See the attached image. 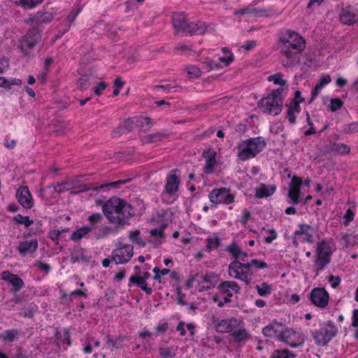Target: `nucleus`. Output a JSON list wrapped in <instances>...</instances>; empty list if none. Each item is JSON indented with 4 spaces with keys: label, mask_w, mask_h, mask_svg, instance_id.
Segmentation results:
<instances>
[{
    "label": "nucleus",
    "mask_w": 358,
    "mask_h": 358,
    "mask_svg": "<svg viewBox=\"0 0 358 358\" xmlns=\"http://www.w3.org/2000/svg\"><path fill=\"white\" fill-rule=\"evenodd\" d=\"M280 49L285 59L282 64L291 67L298 62L299 55L306 48V41L297 32L286 29L280 33L279 38Z\"/></svg>",
    "instance_id": "1"
},
{
    "label": "nucleus",
    "mask_w": 358,
    "mask_h": 358,
    "mask_svg": "<svg viewBox=\"0 0 358 358\" xmlns=\"http://www.w3.org/2000/svg\"><path fill=\"white\" fill-rule=\"evenodd\" d=\"M132 208L122 199L112 197L103 206V212L113 224H122L132 215Z\"/></svg>",
    "instance_id": "2"
},
{
    "label": "nucleus",
    "mask_w": 358,
    "mask_h": 358,
    "mask_svg": "<svg viewBox=\"0 0 358 358\" xmlns=\"http://www.w3.org/2000/svg\"><path fill=\"white\" fill-rule=\"evenodd\" d=\"M336 250V245L331 238L323 239L316 245L315 268L322 271L331 260V255Z\"/></svg>",
    "instance_id": "3"
},
{
    "label": "nucleus",
    "mask_w": 358,
    "mask_h": 358,
    "mask_svg": "<svg viewBox=\"0 0 358 358\" xmlns=\"http://www.w3.org/2000/svg\"><path fill=\"white\" fill-rule=\"evenodd\" d=\"M172 19L175 28L187 34H203L210 32L213 29L212 27H210L208 29L206 23L203 22L188 23L185 20L183 13H174Z\"/></svg>",
    "instance_id": "4"
},
{
    "label": "nucleus",
    "mask_w": 358,
    "mask_h": 358,
    "mask_svg": "<svg viewBox=\"0 0 358 358\" xmlns=\"http://www.w3.org/2000/svg\"><path fill=\"white\" fill-rule=\"evenodd\" d=\"M265 146L261 138H253L240 142L237 145V157L241 161H245L255 157Z\"/></svg>",
    "instance_id": "5"
},
{
    "label": "nucleus",
    "mask_w": 358,
    "mask_h": 358,
    "mask_svg": "<svg viewBox=\"0 0 358 358\" xmlns=\"http://www.w3.org/2000/svg\"><path fill=\"white\" fill-rule=\"evenodd\" d=\"M282 90H273L269 95L262 98L258 102V107L264 113L277 115L282 110V101L281 99Z\"/></svg>",
    "instance_id": "6"
},
{
    "label": "nucleus",
    "mask_w": 358,
    "mask_h": 358,
    "mask_svg": "<svg viewBox=\"0 0 358 358\" xmlns=\"http://www.w3.org/2000/svg\"><path fill=\"white\" fill-rule=\"evenodd\" d=\"M338 332L336 327L331 322H327L320 325L319 329L312 333L315 343L318 346L327 345Z\"/></svg>",
    "instance_id": "7"
},
{
    "label": "nucleus",
    "mask_w": 358,
    "mask_h": 358,
    "mask_svg": "<svg viewBox=\"0 0 358 358\" xmlns=\"http://www.w3.org/2000/svg\"><path fill=\"white\" fill-rule=\"evenodd\" d=\"M180 184V171L178 169L171 170L167 175L164 191V199L169 197V200H175Z\"/></svg>",
    "instance_id": "8"
},
{
    "label": "nucleus",
    "mask_w": 358,
    "mask_h": 358,
    "mask_svg": "<svg viewBox=\"0 0 358 358\" xmlns=\"http://www.w3.org/2000/svg\"><path fill=\"white\" fill-rule=\"evenodd\" d=\"M228 273L231 278L241 280L246 285H250L251 282L252 272L247 264L234 260L229 264Z\"/></svg>",
    "instance_id": "9"
},
{
    "label": "nucleus",
    "mask_w": 358,
    "mask_h": 358,
    "mask_svg": "<svg viewBox=\"0 0 358 358\" xmlns=\"http://www.w3.org/2000/svg\"><path fill=\"white\" fill-rule=\"evenodd\" d=\"M222 56L219 57L218 62L206 59L203 64V69L207 72L212 70H217L228 66L234 60V54L224 47L222 48Z\"/></svg>",
    "instance_id": "10"
},
{
    "label": "nucleus",
    "mask_w": 358,
    "mask_h": 358,
    "mask_svg": "<svg viewBox=\"0 0 358 358\" xmlns=\"http://www.w3.org/2000/svg\"><path fill=\"white\" fill-rule=\"evenodd\" d=\"M315 229L307 224L299 225V229L294 232L293 244L298 246L300 243H313Z\"/></svg>",
    "instance_id": "11"
},
{
    "label": "nucleus",
    "mask_w": 358,
    "mask_h": 358,
    "mask_svg": "<svg viewBox=\"0 0 358 358\" xmlns=\"http://www.w3.org/2000/svg\"><path fill=\"white\" fill-rule=\"evenodd\" d=\"M280 341L291 348H296L304 343L305 336L300 329L288 328L281 333Z\"/></svg>",
    "instance_id": "12"
},
{
    "label": "nucleus",
    "mask_w": 358,
    "mask_h": 358,
    "mask_svg": "<svg viewBox=\"0 0 358 358\" xmlns=\"http://www.w3.org/2000/svg\"><path fill=\"white\" fill-rule=\"evenodd\" d=\"M41 39V34L36 30H31L20 40L19 48L24 55H27Z\"/></svg>",
    "instance_id": "13"
},
{
    "label": "nucleus",
    "mask_w": 358,
    "mask_h": 358,
    "mask_svg": "<svg viewBox=\"0 0 358 358\" xmlns=\"http://www.w3.org/2000/svg\"><path fill=\"white\" fill-rule=\"evenodd\" d=\"M210 202L214 204H230L234 201L235 196L229 189L226 187L213 189L208 194Z\"/></svg>",
    "instance_id": "14"
},
{
    "label": "nucleus",
    "mask_w": 358,
    "mask_h": 358,
    "mask_svg": "<svg viewBox=\"0 0 358 358\" xmlns=\"http://www.w3.org/2000/svg\"><path fill=\"white\" fill-rule=\"evenodd\" d=\"M131 245L120 243L112 254V259L117 264H124L129 261L134 255Z\"/></svg>",
    "instance_id": "15"
},
{
    "label": "nucleus",
    "mask_w": 358,
    "mask_h": 358,
    "mask_svg": "<svg viewBox=\"0 0 358 358\" xmlns=\"http://www.w3.org/2000/svg\"><path fill=\"white\" fill-rule=\"evenodd\" d=\"M213 324L217 332L227 333L240 327L243 324V321L233 317L222 320L216 318L213 320Z\"/></svg>",
    "instance_id": "16"
},
{
    "label": "nucleus",
    "mask_w": 358,
    "mask_h": 358,
    "mask_svg": "<svg viewBox=\"0 0 358 358\" xmlns=\"http://www.w3.org/2000/svg\"><path fill=\"white\" fill-rule=\"evenodd\" d=\"M309 299L315 306L324 308L329 304V294L324 288L315 287L310 292Z\"/></svg>",
    "instance_id": "17"
},
{
    "label": "nucleus",
    "mask_w": 358,
    "mask_h": 358,
    "mask_svg": "<svg viewBox=\"0 0 358 358\" xmlns=\"http://www.w3.org/2000/svg\"><path fill=\"white\" fill-rule=\"evenodd\" d=\"M38 240L31 236H25L24 238L19 241L17 250L22 256L31 255L34 253L38 248Z\"/></svg>",
    "instance_id": "18"
},
{
    "label": "nucleus",
    "mask_w": 358,
    "mask_h": 358,
    "mask_svg": "<svg viewBox=\"0 0 358 358\" xmlns=\"http://www.w3.org/2000/svg\"><path fill=\"white\" fill-rule=\"evenodd\" d=\"M339 20L341 23L346 25H352L358 22L357 10L350 5L342 8Z\"/></svg>",
    "instance_id": "19"
},
{
    "label": "nucleus",
    "mask_w": 358,
    "mask_h": 358,
    "mask_svg": "<svg viewBox=\"0 0 358 358\" xmlns=\"http://www.w3.org/2000/svg\"><path fill=\"white\" fill-rule=\"evenodd\" d=\"M217 289L221 294L227 295V296L224 297V301L226 303L230 302L231 297L240 291V287L238 283L231 280L222 282L218 285Z\"/></svg>",
    "instance_id": "20"
},
{
    "label": "nucleus",
    "mask_w": 358,
    "mask_h": 358,
    "mask_svg": "<svg viewBox=\"0 0 358 358\" xmlns=\"http://www.w3.org/2000/svg\"><path fill=\"white\" fill-rule=\"evenodd\" d=\"M16 198L19 203L27 209L34 206V199L27 186H20L16 192Z\"/></svg>",
    "instance_id": "21"
},
{
    "label": "nucleus",
    "mask_w": 358,
    "mask_h": 358,
    "mask_svg": "<svg viewBox=\"0 0 358 358\" xmlns=\"http://www.w3.org/2000/svg\"><path fill=\"white\" fill-rule=\"evenodd\" d=\"M203 156L205 159V165L203 168V172L206 174L214 173L217 166L216 152L213 150L209 149L203 152Z\"/></svg>",
    "instance_id": "22"
},
{
    "label": "nucleus",
    "mask_w": 358,
    "mask_h": 358,
    "mask_svg": "<svg viewBox=\"0 0 358 358\" xmlns=\"http://www.w3.org/2000/svg\"><path fill=\"white\" fill-rule=\"evenodd\" d=\"M302 184V180L300 177L294 176L291 180L289 187L288 196L290 199L289 203L296 204L299 202L300 187Z\"/></svg>",
    "instance_id": "23"
},
{
    "label": "nucleus",
    "mask_w": 358,
    "mask_h": 358,
    "mask_svg": "<svg viewBox=\"0 0 358 358\" xmlns=\"http://www.w3.org/2000/svg\"><path fill=\"white\" fill-rule=\"evenodd\" d=\"M54 19V14L52 12L38 11L30 17L29 22L34 26H40L43 24L50 23Z\"/></svg>",
    "instance_id": "24"
},
{
    "label": "nucleus",
    "mask_w": 358,
    "mask_h": 358,
    "mask_svg": "<svg viewBox=\"0 0 358 358\" xmlns=\"http://www.w3.org/2000/svg\"><path fill=\"white\" fill-rule=\"evenodd\" d=\"M231 336L233 340L238 343H244L251 338L249 331L243 327V323L233 329Z\"/></svg>",
    "instance_id": "25"
},
{
    "label": "nucleus",
    "mask_w": 358,
    "mask_h": 358,
    "mask_svg": "<svg viewBox=\"0 0 358 358\" xmlns=\"http://www.w3.org/2000/svg\"><path fill=\"white\" fill-rule=\"evenodd\" d=\"M331 81L329 75H322L320 76L318 83L315 85L311 91L310 101H314L317 96L321 93L322 90Z\"/></svg>",
    "instance_id": "26"
},
{
    "label": "nucleus",
    "mask_w": 358,
    "mask_h": 358,
    "mask_svg": "<svg viewBox=\"0 0 358 358\" xmlns=\"http://www.w3.org/2000/svg\"><path fill=\"white\" fill-rule=\"evenodd\" d=\"M276 190L275 185L268 184H260L256 189V196L257 198H264L271 196Z\"/></svg>",
    "instance_id": "27"
},
{
    "label": "nucleus",
    "mask_w": 358,
    "mask_h": 358,
    "mask_svg": "<svg viewBox=\"0 0 358 358\" xmlns=\"http://www.w3.org/2000/svg\"><path fill=\"white\" fill-rule=\"evenodd\" d=\"M176 331L179 332L180 336H185L187 331L189 336H192L195 333V325L193 323H185L184 321H180L176 327Z\"/></svg>",
    "instance_id": "28"
},
{
    "label": "nucleus",
    "mask_w": 358,
    "mask_h": 358,
    "mask_svg": "<svg viewBox=\"0 0 358 358\" xmlns=\"http://www.w3.org/2000/svg\"><path fill=\"white\" fill-rule=\"evenodd\" d=\"M132 284L139 287L148 294H150L152 292V288L148 286L146 282L141 276H131L129 278V287H131Z\"/></svg>",
    "instance_id": "29"
},
{
    "label": "nucleus",
    "mask_w": 358,
    "mask_h": 358,
    "mask_svg": "<svg viewBox=\"0 0 358 358\" xmlns=\"http://www.w3.org/2000/svg\"><path fill=\"white\" fill-rule=\"evenodd\" d=\"M83 345V352L86 354H90L92 352L94 348H97L100 345V341L92 336H87L84 341Z\"/></svg>",
    "instance_id": "30"
},
{
    "label": "nucleus",
    "mask_w": 358,
    "mask_h": 358,
    "mask_svg": "<svg viewBox=\"0 0 358 358\" xmlns=\"http://www.w3.org/2000/svg\"><path fill=\"white\" fill-rule=\"evenodd\" d=\"M14 4L20 6L23 9H33L44 0H10Z\"/></svg>",
    "instance_id": "31"
},
{
    "label": "nucleus",
    "mask_w": 358,
    "mask_h": 358,
    "mask_svg": "<svg viewBox=\"0 0 358 358\" xmlns=\"http://www.w3.org/2000/svg\"><path fill=\"white\" fill-rule=\"evenodd\" d=\"M227 250L234 258L240 259L242 261H244L248 257V254L243 251L242 249L236 243H232L229 245Z\"/></svg>",
    "instance_id": "32"
},
{
    "label": "nucleus",
    "mask_w": 358,
    "mask_h": 358,
    "mask_svg": "<svg viewBox=\"0 0 358 358\" xmlns=\"http://www.w3.org/2000/svg\"><path fill=\"white\" fill-rule=\"evenodd\" d=\"M22 80L19 78H6L0 77V87L7 90H11L12 85L21 86Z\"/></svg>",
    "instance_id": "33"
},
{
    "label": "nucleus",
    "mask_w": 358,
    "mask_h": 358,
    "mask_svg": "<svg viewBox=\"0 0 358 358\" xmlns=\"http://www.w3.org/2000/svg\"><path fill=\"white\" fill-rule=\"evenodd\" d=\"M206 242H207V244H206V250L208 252H210L213 250L216 249L220 245V240L219 236L217 234H213L209 235L207 237Z\"/></svg>",
    "instance_id": "34"
},
{
    "label": "nucleus",
    "mask_w": 358,
    "mask_h": 358,
    "mask_svg": "<svg viewBox=\"0 0 358 358\" xmlns=\"http://www.w3.org/2000/svg\"><path fill=\"white\" fill-rule=\"evenodd\" d=\"M92 231V227L84 226L75 231L71 236V239L73 241H80L85 237Z\"/></svg>",
    "instance_id": "35"
},
{
    "label": "nucleus",
    "mask_w": 358,
    "mask_h": 358,
    "mask_svg": "<svg viewBox=\"0 0 358 358\" xmlns=\"http://www.w3.org/2000/svg\"><path fill=\"white\" fill-rule=\"evenodd\" d=\"M255 289L260 296H266L272 292L271 285L265 282L260 285H257Z\"/></svg>",
    "instance_id": "36"
},
{
    "label": "nucleus",
    "mask_w": 358,
    "mask_h": 358,
    "mask_svg": "<svg viewBox=\"0 0 358 358\" xmlns=\"http://www.w3.org/2000/svg\"><path fill=\"white\" fill-rule=\"evenodd\" d=\"M260 11L255 8L252 6H248L244 8L239 9L236 10L234 14L236 15L241 16V15H259Z\"/></svg>",
    "instance_id": "37"
},
{
    "label": "nucleus",
    "mask_w": 358,
    "mask_h": 358,
    "mask_svg": "<svg viewBox=\"0 0 358 358\" xmlns=\"http://www.w3.org/2000/svg\"><path fill=\"white\" fill-rule=\"evenodd\" d=\"M296 355L288 350H276L271 355V358H295Z\"/></svg>",
    "instance_id": "38"
},
{
    "label": "nucleus",
    "mask_w": 358,
    "mask_h": 358,
    "mask_svg": "<svg viewBox=\"0 0 358 358\" xmlns=\"http://www.w3.org/2000/svg\"><path fill=\"white\" fill-rule=\"evenodd\" d=\"M18 334L17 330H8L1 335V338L6 342H13L18 338Z\"/></svg>",
    "instance_id": "39"
},
{
    "label": "nucleus",
    "mask_w": 358,
    "mask_h": 358,
    "mask_svg": "<svg viewBox=\"0 0 358 358\" xmlns=\"http://www.w3.org/2000/svg\"><path fill=\"white\" fill-rule=\"evenodd\" d=\"M331 150L338 154L346 155L350 152V148L344 143H336L333 145Z\"/></svg>",
    "instance_id": "40"
},
{
    "label": "nucleus",
    "mask_w": 358,
    "mask_h": 358,
    "mask_svg": "<svg viewBox=\"0 0 358 358\" xmlns=\"http://www.w3.org/2000/svg\"><path fill=\"white\" fill-rule=\"evenodd\" d=\"M13 220L20 224H24L25 227H28L31 226L34 221L29 218L28 216H23L20 214H17L13 217Z\"/></svg>",
    "instance_id": "41"
},
{
    "label": "nucleus",
    "mask_w": 358,
    "mask_h": 358,
    "mask_svg": "<svg viewBox=\"0 0 358 358\" xmlns=\"http://www.w3.org/2000/svg\"><path fill=\"white\" fill-rule=\"evenodd\" d=\"M152 272L155 273L154 279L159 282H162V276L170 273L171 271L168 268L159 269L158 267H155Z\"/></svg>",
    "instance_id": "42"
},
{
    "label": "nucleus",
    "mask_w": 358,
    "mask_h": 358,
    "mask_svg": "<svg viewBox=\"0 0 358 358\" xmlns=\"http://www.w3.org/2000/svg\"><path fill=\"white\" fill-rule=\"evenodd\" d=\"M268 80L273 82L275 85L280 86H285L287 83V81L283 78V75L281 73H275L274 75L269 76L268 77Z\"/></svg>",
    "instance_id": "43"
},
{
    "label": "nucleus",
    "mask_w": 358,
    "mask_h": 358,
    "mask_svg": "<svg viewBox=\"0 0 358 358\" xmlns=\"http://www.w3.org/2000/svg\"><path fill=\"white\" fill-rule=\"evenodd\" d=\"M129 238L133 242L140 246H144L145 242L140 237V231L138 230L131 231L129 232Z\"/></svg>",
    "instance_id": "44"
},
{
    "label": "nucleus",
    "mask_w": 358,
    "mask_h": 358,
    "mask_svg": "<svg viewBox=\"0 0 358 358\" xmlns=\"http://www.w3.org/2000/svg\"><path fill=\"white\" fill-rule=\"evenodd\" d=\"M343 106V102L338 98L331 99L329 106V109L332 112H335Z\"/></svg>",
    "instance_id": "45"
},
{
    "label": "nucleus",
    "mask_w": 358,
    "mask_h": 358,
    "mask_svg": "<svg viewBox=\"0 0 358 358\" xmlns=\"http://www.w3.org/2000/svg\"><path fill=\"white\" fill-rule=\"evenodd\" d=\"M102 220V216L100 213H94L88 217V221L90 222L91 226L90 227H92V230L95 227V226L100 223Z\"/></svg>",
    "instance_id": "46"
},
{
    "label": "nucleus",
    "mask_w": 358,
    "mask_h": 358,
    "mask_svg": "<svg viewBox=\"0 0 358 358\" xmlns=\"http://www.w3.org/2000/svg\"><path fill=\"white\" fill-rule=\"evenodd\" d=\"M186 70L191 78H198L201 74V71L196 66H188Z\"/></svg>",
    "instance_id": "47"
},
{
    "label": "nucleus",
    "mask_w": 358,
    "mask_h": 358,
    "mask_svg": "<svg viewBox=\"0 0 358 358\" xmlns=\"http://www.w3.org/2000/svg\"><path fill=\"white\" fill-rule=\"evenodd\" d=\"M266 232L268 234V236L264 238V242L266 243H271L278 237V234L273 229H267Z\"/></svg>",
    "instance_id": "48"
},
{
    "label": "nucleus",
    "mask_w": 358,
    "mask_h": 358,
    "mask_svg": "<svg viewBox=\"0 0 358 358\" xmlns=\"http://www.w3.org/2000/svg\"><path fill=\"white\" fill-rule=\"evenodd\" d=\"M159 352L162 358H173L175 356V352L169 348H160Z\"/></svg>",
    "instance_id": "49"
},
{
    "label": "nucleus",
    "mask_w": 358,
    "mask_h": 358,
    "mask_svg": "<svg viewBox=\"0 0 358 358\" xmlns=\"http://www.w3.org/2000/svg\"><path fill=\"white\" fill-rule=\"evenodd\" d=\"M61 337H58V339L60 340L61 342L65 343L68 346L71 345V342L70 339V335L69 331L66 329H64L62 331L58 334Z\"/></svg>",
    "instance_id": "50"
},
{
    "label": "nucleus",
    "mask_w": 358,
    "mask_h": 358,
    "mask_svg": "<svg viewBox=\"0 0 358 358\" xmlns=\"http://www.w3.org/2000/svg\"><path fill=\"white\" fill-rule=\"evenodd\" d=\"M247 264L249 265V269L250 270V268L252 266H255L259 269H263L267 267V264L262 261H259L257 259H252L250 263H248Z\"/></svg>",
    "instance_id": "51"
},
{
    "label": "nucleus",
    "mask_w": 358,
    "mask_h": 358,
    "mask_svg": "<svg viewBox=\"0 0 358 358\" xmlns=\"http://www.w3.org/2000/svg\"><path fill=\"white\" fill-rule=\"evenodd\" d=\"M13 278L12 281L10 282V284L14 287L15 290H18L20 288L22 287L24 285L23 281L17 277L16 275H15Z\"/></svg>",
    "instance_id": "52"
},
{
    "label": "nucleus",
    "mask_w": 358,
    "mask_h": 358,
    "mask_svg": "<svg viewBox=\"0 0 358 358\" xmlns=\"http://www.w3.org/2000/svg\"><path fill=\"white\" fill-rule=\"evenodd\" d=\"M150 234L152 237L157 239V241L160 243V240L164 236V230L162 229H155L150 231Z\"/></svg>",
    "instance_id": "53"
},
{
    "label": "nucleus",
    "mask_w": 358,
    "mask_h": 358,
    "mask_svg": "<svg viewBox=\"0 0 358 358\" xmlns=\"http://www.w3.org/2000/svg\"><path fill=\"white\" fill-rule=\"evenodd\" d=\"M161 138L162 135L160 134H153L145 136L143 141L145 143H154L161 140Z\"/></svg>",
    "instance_id": "54"
},
{
    "label": "nucleus",
    "mask_w": 358,
    "mask_h": 358,
    "mask_svg": "<svg viewBox=\"0 0 358 358\" xmlns=\"http://www.w3.org/2000/svg\"><path fill=\"white\" fill-rule=\"evenodd\" d=\"M106 87H107L106 83L102 81L94 87L93 91L96 95L100 96Z\"/></svg>",
    "instance_id": "55"
},
{
    "label": "nucleus",
    "mask_w": 358,
    "mask_h": 358,
    "mask_svg": "<svg viewBox=\"0 0 358 358\" xmlns=\"http://www.w3.org/2000/svg\"><path fill=\"white\" fill-rule=\"evenodd\" d=\"M262 333L265 336L272 337L275 334V330L273 326L268 325L263 328Z\"/></svg>",
    "instance_id": "56"
},
{
    "label": "nucleus",
    "mask_w": 358,
    "mask_h": 358,
    "mask_svg": "<svg viewBox=\"0 0 358 358\" xmlns=\"http://www.w3.org/2000/svg\"><path fill=\"white\" fill-rule=\"evenodd\" d=\"M328 281L333 288H336L341 283V279L339 276L332 275L329 278Z\"/></svg>",
    "instance_id": "57"
},
{
    "label": "nucleus",
    "mask_w": 358,
    "mask_h": 358,
    "mask_svg": "<svg viewBox=\"0 0 358 358\" xmlns=\"http://www.w3.org/2000/svg\"><path fill=\"white\" fill-rule=\"evenodd\" d=\"M354 216L355 214L353 211L350 208H348L346 210L345 214L344 215V219L345 220V221L344 222V224L348 225L351 221L353 220Z\"/></svg>",
    "instance_id": "58"
},
{
    "label": "nucleus",
    "mask_w": 358,
    "mask_h": 358,
    "mask_svg": "<svg viewBox=\"0 0 358 358\" xmlns=\"http://www.w3.org/2000/svg\"><path fill=\"white\" fill-rule=\"evenodd\" d=\"M9 66L8 60L5 57H0V74L4 73Z\"/></svg>",
    "instance_id": "59"
},
{
    "label": "nucleus",
    "mask_w": 358,
    "mask_h": 358,
    "mask_svg": "<svg viewBox=\"0 0 358 358\" xmlns=\"http://www.w3.org/2000/svg\"><path fill=\"white\" fill-rule=\"evenodd\" d=\"M126 182H127L126 180H117V181H115V182H110V183H106V184L102 185L100 186L99 188H103L105 187H117L120 185L124 184Z\"/></svg>",
    "instance_id": "60"
},
{
    "label": "nucleus",
    "mask_w": 358,
    "mask_h": 358,
    "mask_svg": "<svg viewBox=\"0 0 358 358\" xmlns=\"http://www.w3.org/2000/svg\"><path fill=\"white\" fill-rule=\"evenodd\" d=\"M14 275H15L14 274L10 273L9 271H3L1 273V278L3 280L8 281L10 283V282L13 280L12 277H13Z\"/></svg>",
    "instance_id": "61"
},
{
    "label": "nucleus",
    "mask_w": 358,
    "mask_h": 358,
    "mask_svg": "<svg viewBox=\"0 0 358 358\" xmlns=\"http://www.w3.org/2000/svg\"><path fill=\"white\" fill-rule=\"evenodd\" d=\"M352 324L356 328V330H358V309L353 311Z\"/></svg>",
    "instance_id": "62"
},
{
    "label": "nucleus",
    "mask_w": 358,
    "mask_h": 358,
    "mask_svg": "<svg viewBox=\"0 0 358 358\" xmlns=\"http://www.w3.org/2000/svg\"><path fill=\"white\" fill-rule=\"evenodd\" d=\"M168 329V323L167 322H164V323H162V324H158L155 328V329L158 332V333H163V332H165Z\"/></svg>",
    "instance_id": "63"
},
{
    "label": "nucleus",
    "mask_w": 358,
    "mask_h": 358,
    "mask_svg": "<svg viewBox=\"0 0 358 358\" xmlns=\"http://www.w3.org/2000/svg\"><path fill=\"white\" fill-rule=\"evenodd\" d=\"M61 234V231L59 230H52L49 233V237L52 241H57Z\"/></svg>",
    "instance_id": "64"
}]
</instances>
